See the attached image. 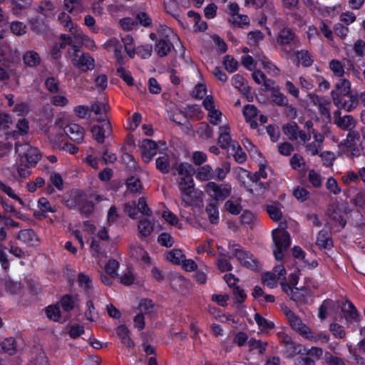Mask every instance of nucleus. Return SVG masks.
<instances>
[{
  "label": "nucleus",
  "mask_w": 365,
  "mask_h": 365,
  "mask_svg": "<svg viewBox=\"0 0 365 365\" xmlns=\"http://www.w3.org/2000/svg\"><path fill=\"white\" fill-rule=\"evenodd\" d=\"M19 60L16 51H13L7 45H1V81L16 77L14 64Z\"/></svg>",
  "instance_id": "nucleus-1"
},
{
  "label": "nucleus",
  "mask_w": 365,
  "mask_h": 365,
  "mask_svg": "<svg viewBox=\"0 0 365 365\" xmlns=\"http://www.w3.org/2000/svg\"><path fill=\"white\" fill-rule=\"evenodd\" d=\"M234 26L242 27L244 25H248L250 23V20L247 16L246 15H234L233 17H231L229 20Z\"/></svg>",
  "instance_id": "nucleus-52"
},
{
  "label": "nucleus",
  "mask_w": 365,
  "mask_h": 365,
  "mask_svg": "<svg viewBox=\"0 0 365 365\" xmlns=\"http://www.w3.org/2000/svg\"><path fill=\"white\" fill-rule=\"evenodd\" d=\"M233 256L237 258L242 266L252 270L257 269L258 262L250 252L242 248H236L233 251Z\"/></svg>",
  "instance_id": "nucleus-8"
},
{
  "label": "nucleus",
  "mask_w": 365,
  "mask_h": 365,
  "mask_svg": "<svg viewBox=\"0 0 365 365\" xmlns=\"http://www.w3.org/2000/svg\"><path fill=\"white\" fill-rule=\"evenodd\" d=\"M292 194L297 200L302 202L308 200L310 195L309 192L306 188L300 186L295 187Z\"/></svg>",
  "instance_id": "nucleus-49"
},
{
  "label": "nucleus",
  "mask_w": 365,
  "mask_h": 365,
  "mask_svg": "<svg viewBox=\"0 0 365 365\" xmlns=\"http://www.w3.org/2000/svg\"><path fill=\"white\" fill-rule=\"evenodd\" d=\"M126 185L128 189L132 192H140L142 188L140 180L135 177H131L127 180Z\"/></svg>",
  "instance_id": "nucleus-53"
},
{
  "label": "nucleus",
  "mask_w": 365,
  "mask_h": 365,
  "mask_svg": "<svg viewBox=\"0 0 365 365\" xmlns=\"http://www.w3.org/2000/svg\"><path fill=\"white\" fill-rule=\"evenodd\" d=\"M156 168L163 174H167L170 172V161L168 155L158 157L155 160Z\"/></svg>",
  "instance_id": "nucleus-30"
},
{
  "label": "nucleus",
  "mask_w": 365,
  "mask_h": 365,
  "mask_svg": "<svg viewBox=\"0 0 365 365\" xmlns=\"http://www.w3.org/2000/svg\"><path fill=\"white\" fill-rule=\"evenodd\" d=\"M185 256L180 249H173L167 254V259L174 264H180Z\"/></svg>",
  "instance_id": "nucleus-34"
},
{
  "label": "nucleus",
  "mask_w": 365,
  "mask_h": 365,
  "mask_svg": "<svg viewBox=\"0 0 365 365\" xmlns=\"http://www.w3.org/2000/svg\"><path fill=\"white\" fill-rule=\"evenodd\" d=\"M171 46L168 41L160 39L155 44V51L160 57L166 56L170 51Z\"/></svg>",
  "instance_id": "nucleus-31"
},
{
  "label": "nucleus",
  "mask_w": 365,
  "mask_h": 365,
  "mask_svg": "<svg viewBox=\"0 0 365 365\" xmlns=\"http://www.w3.org/2000/svg\"><path fill=\"white\" fill-rule=\"evenodd\" d=\"M247 177L252 182H257L261 178H266L267 175L264 165H262L259 170L255 173H248Z\"/></svg>",
  "instance_id": "nucleus-56"
},
{
  "label": "nucleus",
  "mask_w": 365,
  "mask_h": 365,
  "mask_svg": "<svg viewBox=\"0 0 365 365\" xmlns=\"http://www.w3.org/2000/svg\"><path fill=\"white\" fill-rule=\"evenodd\" d=\"M232 84L245 95L250 93V88L245 83V78L239 74L235 75L232 78Z\"/></svg>",
  "instance_id": "nucleus-23"
},
{
  "label": "nucleus",
  "mask_w": 365,
  "mask_h": 365,
  "mask_svg": "<svg viewBox=\"0 0 365 365\" xmlns=\"http://www.w3.org/2000/svg\"><path fill=\"white\" fill-rule=\"evenodd\" d=\"M119 263L117 260L114 259H110L108 260L105 267L106 272L110 276L111 278H114L117 276V269H118Z\"/></svg>",
  "instance_id": "nucleus-48"
},
{
  "label": "nucleus",
  "mask_w": 365,
  "mask_h": 365,
  "mask_svg": "<svg viewBox=\"0 0 365 365\" xmlns=\"http://www.w3.org/2000/svg\"><path fill=\"white\" fill-rule=\"evenodd\" d=\"M27 162L33 166H35L41 160V153L39 150L35 147L29 148L26 153Z\"/></svg>",
  "instance_id": "nucleus-29"
},
{
  "label": "nucleus",
  "mask_w": 365,
  "mask_h": 365,
  "mask_svg": "<svg viewBox=\"0 0 365 365\" xmlns=\"http://www.w3.org/2000/svg\"><path fill=\"white\" fill-rule=\"evenodd\" d=\"M58 19L64 27L68 29L71 34L76 38H82V31L78 29L76 25L72 23L71 18L65 12L60 13Z\"/></svg>",
  "instance_id": "nucleus-15"
},
{
  "label": "nucleus",
  "mask_w": 365,
  "mask_h": 365,
  "mask_svg": "<svg viewBox=\"0 0 365 365\" xmlns=\"http://www.w3.org/2000/svg\"><path fill=\"white\" fill-rule=\"evenodd\" d=\"M243 114L246 121H250L257 115V109L254 105H247L244 107Z\"/></svg>",
  "instance_id": "nucleus-62"
},
{
  "label": "nucleus",
  "mask_w": 365,
  "mask_h": 365,
  "mask_svg": "<svg viewBox=\"0 0 365 365\" xmlns=\"http://www.w3.org/2000/svg\"><path fill=\"white\" fill-rule=\"evenodd\" d=\"M1 349L10 356L14 355L17 351L16 340L13 337L5 339L1 342Z\"/></svg>",
  "instance_id": "nucleus-28"
},
{
  "label": "nucleus",
  "mask_w": 365,
  "mask_h": 365,
  "mask_svg": "<svg viewBox=\"0 0 365 365\" xmlns=\"http://www.w3.org/2000/svg\"><path fill=\"white\" fill-rule=\"evenodd\" d=\"M268 343L267 341H262L261 340H257L254 338H251L248 341V345L250 346V351L256 349H258V352L259 354H263L267 346Z\"/></svg>",
  "instance_id": "nucleus-41"
},
{
  "label": "nucleus",
  "mask_w": 365,
  "mask_h": 365,
  "mask_svg": "<svg viewBox=\"0 0 365 365\" xmlns=\"http://www.w3.org/2000/svg\"><path fill=\"white\" fill-rule=\"evenodd\" d=\"M285 314L293 329L305 338H312L311 329L302 323L299 317L289 309L286 311Z\"/></svg>",
  "instance_id": "nucleus-9"
},
{
  "label": "nucleus",
  "mask_w": 365,
  "mask_h": 365,
  "mask_svg": "<svg viewBox=\"0 0 365 365\" xmlns=\"http://www.w3.org/2000/svg\"><path fill=\"white\" fill-rule=\"evenodd\" d=\"M214 178V173L210 165H205L200 167L196 172V178L201 181H207Z\"/></svg>",
  "instance_id": "nucleus-27"
},
{
  "label": "nucleus",
  "mask_w": 365,
  "mask_h": 365,
  "mask_svg": "<svg viewBox=\"0 0 365 365\" xmlns=\"http://www.w3.org/2000/svg\"><path fill=\"white\" fill-rule=\"evenodd\" d=\"M341 312L344 313L346 321H359V313L351 302L346 300V303L341 307Z\"/></svg>",
  "instance_id": "nucleus-16"
},
{
  "label": "nucleus",
  "mask_w": 365,
  "mask_h": 365,
  "mask_svg": "<svg viewBox=\"0 0 365 365\" xmlns=\"http://www.w3.org/2000/svg\"><path fill=\"white\" fill-rule=\"evenodd\" d=\"M334 122L339 128L344 130H353L356 125V121L352 115H346L341 117L340 110L334 113Z\"/></svg>",
  "instance_id": "nucleus-12"
},
{
  "label": "nucleus",
  "mask_w": 365,
  "mask_h": 365,
  "mask_svg": "<svg viewBox=\"0 0 365 365\" xmlns=\"http://www.w3.org/2000/svg\"><path fill=\"white\" fill-rule=\"evenodd\" d=\"M329 330L336 338L344 339L346 336V332L343 329V327L339 325V324H331Z\"/></svg>",
  "instance_id": "nucleus-61"
},
{
  "label": "nucleus",
  "mask_w": 365,
  "mask_h": 365,
  "mask_svg": "<svg viewBox=\"0 0 365 365\" xmlns=\"http://www.w3.org/2000/svg\"><path fill=\"white\" fill-rule=\"evenodd\" d=\"M294 55L297 58V65L301 63L304 67H310L314 62L312 56L307 50H301L294 52Z\"/></svg>",
  "instance_id": "nucleus-20"
},
{
  "label": "nucleus",
  "mask_w": 365,
  "mask_h": 365,
  "mask_svg": "<svg viewBox=\"0 0 365 365\" xmlns=\"http://www.w3.org/2000/svg\"><path fill=\"white\" fill-rule=\"evenodd\" d=\"M158 242L160 245L165 247H170L174 243L173 238L167 232L161 233L158 237Z\"/></svg>",
  "instance_id": "nucleus-57"
},
{
  "label": "nucleus",
  "mask_w": 365,
  "mask_h": 365,
  "mask_svg": "<svg viewBox=\"0 0 365 365\" xmlns=\"http://www.w3.org/2000/svg\"><path fill=\"white\" fill-rule=\"evenodd\" d=\"M294 365H316V360L305 354L300 355L294 359Z\"/></svg>",
  "instance_id": "nucleus-64"
},
{
  "label": "nucleus",
  "mask_w": 365,
  "mask_h": 365,
  "mask_svg": "<svg viewBox=\"0 0 365 365\" xmlns=\"http://www.w3.org/2000/svg\"><path fill=\"white\" fill-rule=\"evenodd\" d=\"M64 131L66 134L73 141L81 143L84 138V129L76 123H71L68 125Z\"/></svg>",
  "instance_id": "nucleus-14"
},
{
  "label": "nucleus",
  "mask_w": 365,
  "mask_h": 365,
  "mask_svg": "<svg viewBox=\"0 0 365 365\" xmlns=\"http://www.w3.org/2000/svg\"><path fill=\"white\" fill-rule=\"evenodd\" d=\"M232 148L233 150H235V153L234 154V158L235 160L238 163H243L246 161L247 156L245 152L242 151V148L238 144L237 142L235 141L233 144H232Z\"/></svg>",
  "instance_id": "nucleus-45"
},
{
  "label": "nucleus",
  "mask_w": 365,
  "mask_h": 365,
  "mask_svg": "<svg viewBox=\"0 0 365 365\" xmlns=\"http://www.w3.org/2000/svg\"><path fill=\"white\" fill-rule=\"evenodd\" d=\"M67 57L72 64L82 71H91L94 68V59L88 54L82 53L78 46H73L67 51Z\"/></svg>",
  "instance_id": "nucleus-2"
},
{
  "label": "nucleus",
  "mask_w": 365,
  "mask_h": 365,
  "mask_svg": "<svg viewBox=\"0 0 365 365\" xmlns=\"http://www.w3.org/2000/svg\"><path fill=\"white\" fill-rule=\"evenodd\" d=\"M329 68L337 77H341L344 74V66L340 61L334 59L329 62Z\"/></svg>",
  "instance_id": "nucleus-46"
},
{
  "label": "nucleus",
  "mask_w": 365,
  "mask_h": 365,
  "mask_svg": "<svg viewBox=\"0 0 365 365\" xmlns=\"http://www.w3.org/2000/svg\"><path fill=\"white\" fill-rule=\"evenodd\" d=\"M206 192L213 198L212 200L223 201L231 195L232 187L228 183L217 185L214 182H209L206 185Z\"/></svg>",
  "instance_id": "nucleus-6"
},
{
  "label": "nucleus",
  "mask_w": 365,
  "mask_h": 365,
  "mask_svg": "<svg viewBox=\"0 0 365 365\" xmlns=\"http://www.w3.org/2000/svg\"><path fill=\"white\" fill-rule=\"evenodd\" d=\"M205 212L208 216L209 221L212 224H217L219 221V211L217 202L215 200H210L205 208Z\"/></svg>",
  "instance_id": "nucleus-21"
},
{
  "label": "nucleus",
  "mask_w": 365,
  "mask_h": 365,
  "mask_svg": "<svg viewBox=\"0 0 365 365\" xmlns=\"http://www.w3.org/2000/svg\"><path fill=\"white\" fill-rule=\"evenodd\" d=\"M76 304V298L69 294H65L61 299V305L65 312L72 310Z\"/></svg>",
  "instance_id": "nucleus-39"
},
{
  "label": "nucleus",
  "mask_w": 365,
  "mask_h": 365,
  "mask_svg": "<svg viewBox=\"0 0 365 365\" xmlns=\"http://www.w3.org/2000/svg\"><path fill=\"white\" fill-rule=\"evenodd\" d=\"M316 244L324 249H330L333 247V242L330 237V234L326 230L319 232L317 237Z\"/></svg>",
  "instance_id": "nucleus-22"
},
{
  "label": "nucleus",
  "mask_w": 365,
  "mask_h": 365,
  "mask_svg": "<svg viewBox=\"0 0 365 365\" xmlns=\"http://www.w3.org/2000/svg\"><path fill=\"white\" fill-rule=\"evenodd\" d=\"M277 43L287 54H290L295 48L300 46V41L295 33L289 28H284L278 33Z\"/></svg>",
  "instance_id": "nucleus-4"
},
{
  "label": "nucleus",
  "mask_w": 365,
  "mask_h": 365,
  "mask_svg": "<svg viewBox=\"0 0 365 365\" xmlns=\"http://www.w3.org/2000/svg\"><path fill=\"white\" fill-rule=\"evenodd\" d=\"M122 41L123 42L125 52L131 58H134L135 50L133 46V37L130 35H127L125 37L122 38Z\"/></svg>",
  "instance_id": "nucleus-44"
},
{
  "label": "nucleus",
  "mask_w": 365,
  "mask_h": 365,
  "mask_svg": "<svg viewBox=\"0 0 365 365\" xmlns=\"http://www.w3.org/2000/svg\"><path fill=\"white\" fill-rule=\"evenodd\" d=\"M98 121L101 122V125H94L91 128L93 138L98 143H103L106 136L110 135L112 128L110 123L105 119H98Z\"/></svg>",
  "instance_id": "nucleus-10"
},
{
  "label": "nucleus",
  "mask_w": 365,
  "mask_h": 365,
  "mask_svg": "<svg viewBox=\"0 0 365 365\" xmlns=\"http://www.w3.org/2000/svg\"><path fill=\"white\" fill-rule=\"evenodd\" d=\"M138 228L140 234L143 237L149 236L153 230V225H151L150 220L147 219L141 220L139 222Z\"/></svg>",
  "instance_id": "nucleus-38"
},
{
  "label": "nucleus",
  "mask_w": 365,
  "mask_h": 365,
  "mask_svg": "<svg viewBox=\"0 0 365 365\" xmlns=\"http://www.w3.org/2000/svg\"><path fill=\"white\" fill-rule=\"evenodd\" d=\"M308 178L309 182L313 187L318 188L322 186V178L319 173L315 172L314 170H311L308 174Z\"/></svg>",
  "instance_id": "nucleus-54"
},
{
  "label": "nucleus",
  "mask_w": 365,
  "mask_h": 365,
  "mask_svg": "<svg viewBox=\"0 0 365 365\" xmlns=\"http://www.w3.org/2000/svg\"><path fill=\"white\" fill-rule=\"evenodd\" d=\"M77 281L79 284V286L83 288L85 290H88L91 289L92 285V280L88 275L84 274L83 273H80L78 275Z\"/></svg>",
  "instance_id": "nucleus-60"
},
{
  "label": "nucleus",
  "mask_w": 365,
  "mask_h": 365,
  "mask_svg": "<svg viewBox=\"0 0 365 365\" xmlns=\"http://www.w3.org/2000/svg\"><path fill=\"white\" fill-rule=\"evenodd\" d=\"M254 319L257 325L262 328V330L272 329L274 327V324L272 322H269L259 313H256L254 316Z\"/></svg>",
  "instance_id": "nucleus-43"
},
{
  "label": "nucleus",
  "mask_w": 365,
  "mask_h": 365,
  "mask_svg": "<svg viewBox=\"0 0 365 365\" xmlns=\"http://www.w3.org/2000/svg\"><path fill=\"white\" fill-rule=\"evenodd\" d=\"M337 94L339 96V100L346 97L352 92L351 89V82L346 79H340L334 86V89Z\"/></svg>",
  "instance_id": "nucleus-17"
},
{
  "label": "nucleus",
  "mask_w": 365,
  "mask_h": 365,
  "mask_svg": "<svg viewBox=\"0 0 365 365\" xmlns=\"http://www.w3.org/2000/svg\"><path fill=\"white\" fill-rule=\"evenodd\" d=\"M178 186L182 195V201L186 204V206L190 205L193 200L197 198L196 194L198 192L195 189L192 176L185 175L182 177Z\"/></svg>",
  "instance_id": "nucleus-5"
},
{
  "label": "nucleus",
  "mask_w": 365,
  "mask_h": 365,
  "mask_svg": "<svg viewBox=\"0 0 365 365\" xmlns=\"http://www.w3.org/2000/svg\"><path fill=\"white\" fill-rule=\"evenodd\" d=\"M331 97L333 103L336 107L339 110L345 109L348 112H351L353 109L356 108L359 104L358 96L352 92L346 96L349 99L347 101L342 98L339 100V96L335 91H331Z\"/></svg>",
  "instance_id": "nucleus-7"
},
{
  "label": "nucleus",
  "mask_w": 365,
  "mask_h": 365,
  "mask_svg": "<svg viewBox=\"0 0 365 365\" xmlns=\"http://www.w3.org/2000/svg\"><path fill=\"white\" fill-rule=\"evenodd\" d=\"M142 159L145 163H149L153 158L157 154L158 145L153 140L145 139L142 142Z\"/></svg>",
  "instance_id": "nucleus-11"
},
{
  "label": "nucleus",
  "mask_w": 365,
  "mask_h": 365,
  "mask_svg": "<svg viewBox=\"0 0 365 365\" xmlns=\"http://www.w3.org/2000/svg\"><path fill=\"white\" fill-rule=\"evenodd\" d=\"M18 239L31 247H36L39 245L40 240L32 229L22 230L18 235Z\"/></svg>",
  "instance_id": "nucleus-13"
},
{
  "label": "nucleus",
  "mask_w": 365,
  "mask_h": 365,
  "mask_svg": "<svg viewBox=\"0 0 365 365\" xmlns=\"http://www.w3.org/2000/svg\"><path fill=\"white\" fill-rule=\"evenodd\" d=\"M220 133L217 140V143L220 145V146L222 149H225L229 146L232 147V144H233L235 141L232 140L230 133L229 131V127L220 126Z\"/></svg>",
  "instance_id": "nucleus-19"
},
{
  "label": "nucleus",
  "mask_w": 365,
  "mask_h": 365,
  "mask_svg": "<svg viewBox=\"0 0 365 365\" xmlns=\"http://www.w3.org/2000/svg\"><path fill=\"white\" fill-rule=\"evenodd\" d=\"M272 98L275 104L279 106H287L288 99L286 96L280 92L278 86L272 93Z\"/></svg>",
  "instance_id": "nucleus-35"
},
{
  "label": "nucleus",
  "mask_w": 365,
  "mask_h": 365,
  "mask_svg": "<svg viewBox=\"0 0 365 365\" xmlns=\"http://www.w3.org/2000/svg\"><path fill=\"white\" fill-rule=\"evenodd\" d=\"M117 75L121 78L128 86H133L134 81L130 73L125 71L123 67H117Z\"/></svg>",
  "instance_id": "nucleus-59"
},
{
  "label": "nucleus",
  "mask_w": 365,
  "mask_h": 365,
  "mask_svg": "<svg viewBox=\"0 0 365 365\" xmlns=\"http://www.w3.org/2000/svg\"><path fill=\"white\" fill-rule=\"evenodd\" d=\"M78 205L81 214L83 215L86 217H89L93 211L94 205L91 201L79 202Z\"/></svg>",
  "instance_id": "nucleus-51"
},
{
  "label": "nucleus",
  "mask_w": 365,
  "mask_h": 365,
  "mask_svg": "<svg viewBox=\"0 0 365 365\" xmlns=\"http://www.w3.org/2000/svg\"><path fill=\"white\" fill-rule=\"evenodd\" d=\"M223 65L229 73H233L238 68V62L230 55H226L223 58Z\"/></svg>",
  "instance_id": "nucleus-37"
},
{
  "label": "nucleus",
  "mask_w": 365,
  "mask_h": 365,
  "mask_svg": "<svg viewBox=\"0 0 365 365\" xmlns=\"http://www.w3.org/2000/svg\"><path fill=\"white\" fill-rule=\"evenodd\" d=\"M153 52V46L151 44L138 46L135 53L143 58H148L151 56Z\"/></svg>",
  "instance_id": "nucleus-55"
},
{
  "label": "nucleus",
  "mask_w": 365,
  "mask_h": 365,
  "mask_svg": "<svg viewBox=\"0 0 365 365\" xmlns=\"http://www.w3.org/2000/svg\"><path fill=\"white\" fill-rule=\"evenodd\" d=\"M24 62L30 67L36 66L40 63L41 58L39 55L35 51H28L23 57Z\"/></svg>",
  "instance_id": "nucleus-32"
},
{
  "label": "nucleus",
  "mask_w": 365,
  "mask_h": 365,
  "mask_svg": "<svg viewBox=\"0 0 365 365\" xmlns=\"http://www.w3.org/2000/svg\"><path fill=\"white\" fill-rule=\"evenodd\" d=\"M197 133L200 138L208 139L212 137L213 129L207 123H201Z\"/></svg>",
  "instance_id": "nucleus-47"
},
{
  "label": "nucleus",
  "mask_w": 365,
  "mask_h": 365,
  "mask_svg": "<svg viewBox=\"0 0 365 365\" xmlns=\"http://www.w3.org/2000/svg\"><path fill=\"white\" fill-rule=\"evenodd\" d=\"M327 189L334 195H338L341 192L337 181L332 177L329 178L326 182Z\"/></svg>",
  "instance_id": "nucleus-63"
},
{
  "label": "nucleus",
  "mask_w": 365,
  "mask_h": 365,
  "mask_svg": "<svg viewBox=\"0 0 365 365\" xmlns=\"http://www.w3.org/2000/svg\"><path fill=\"white\" fill-rule=\"evenodd\" d=\"M46 314L48 318L55 322L61 320V311L57 304L50 305L46 309Z\"/></svg>",
  "instance_id": "nucleus-40"
},
{
  "label": "nucleus",
  "mask_w": 365,
  "mask_h": 365,
  "mask_svg": "<svg viewBox=\"0 0 365 365\" xmlns=\"http://www.w3.org/2000/svg\"><path fill=\"white\" fill-rule=\"evenodd\" d=\"M281 279L279 276H277L275 272H267L262 277V282L264 284L273 288L277 286V281Z\"/></svg>",
  "instance_id": "nucleus-36"
},
{
  "label": "nucleus",
  "mask_w": 365,
  "mask_h": 365,
  "mask_svg": "<svg viewBox=\"0 0 365 365\" xmlns=\"http://www.w3.org/2000/svg\"><path fill=\"white\" fill-rule=\"evenodd\" d=\"M240 202L241 198L240 197L237 198L235 202L231 200H229L225 202V207L229 213L235 215H239L242 210V206L240 205Z\"/></svg>",
  "instance_id": "nucleus-33"
},
{
  "label": "nucleus",
  "mask_w": 365,
  "mask_h": 365,
  "mask_svg": "<svg viewBox=\"0 0 365 365\" xmlns=\"http://www.w3.org/2000/svg\"><path fill=\"white\" fill-rule=\"evenodd\" d=\"M272 238L275 245L273 251L274 257L277 260L281 261L284 257V252L291 245L290 235L286 230L278 228L273 230Z\"/></svg>",
  "instance_id": "nucleus-3"
},
{
  "label": "nucleus",
  "mask_w": 365,
  "mask_h": 365,
  "mask_svg": "<svg viewBox=\"0 0 365 365\" xmlns=\"http://www.w3.org/2000/svg\"><path fill=\"white\" fill-rule=\"evenodd\" d=\"M311 295L310 290L304 287L302 288L295 287L292 294L291 299L295 302H307V297Z\"/></svg>",
  "instance_id": "nucleus-24"
},
{
  "label": "nucleus",
  "mask_w": 365,
  "mask_h": 365,
  "mask_svg": "<svg viewBox=\"0 0 365 365\" xmlns=\"http://www.w3.org/2000/svg\"><path fill=\"white\" fill-rule=\"evenodd\" d=\"M281 207L282 205L279 202H274L273 204L267 206L266 210L274 221L277 222L282 219Z\"/></svg>",
  "instance_id": "nucleus-26"
},
{
  "label": "nucleus",
  "mask_w": 365,
  "mask_h": 365,
  "mask_svg": "<svg viewBox=\"0 0 365 365\" xmlns=\"http://www.w3.org/2000/svg\"><path fill=\"white\" fill-rule=\"evenodd\" d=\"M175 169L178 171V175H184L192 176L195 173L193 166L187 163H182L180 165L175 166Z\"/></svg>",
  "instance_id": "nucleus-42"
},
{
  "label": "nucleus",
  "mask_w": 365,
  "mask_h": 365,
  "mask_svg": "<svg viewBox=\"0 0 365 365\" xmlns=\"http://www.w3.org/2000/svg\"><path fill=\"white\" fill-rule=\"evenodd\" d=\"M38 206L42 212H56V208L52 206L46 197H41L38 201Z\"/></svg>",
  "instance_id": "nucleus-50"
},
{
  "label": "nucleus",
  "mask_w": 365,
  "mask_h": 365,
  "mask_svg": "<svg viewBox=\"0 0 365 365\" xmlns=\"http://www.w3.org/2000/svg\"><path fill=\"white\" fill-rule=\"evenodd\" d=\"M50 182L58 190L63 189V180L61 175L58 173L53 172L50 175Z\"/></svg>",
  "instance_id": "nucleus-58"
},
{
  "label": "nucleus",
  "mask_w": 365,
  "mask_h": 365,
  "mask_svg": "<svg viewBox=\"0 0 365 365\" xmlns=\"http://www.w3.org/2000/svg\"><path fill=\"white\" fill-rule=\"evenodd\" d=\"M282 130L284 133L290 140H296L298 138V132L299 128L297 123L292 122L290 123L284 124L282 126Z\"/></svg>",
  "instance_id": "nucleus-25"
},
{
  "label": "nucleus",
  "mask_w": 365,
  "mask_h": 365,
  "mask_svg": "<svg viewBox=\"0 0 365 365\" xmlns=\"http://www.w3.org/2000/svg\"><path fill=\"white\" fill-rule=\"evenodd\" d=\"M117 335L120 337L121 343L128 348L135 346V343L130 338V331L125 325H120L117 328Z\"/></svg>",
  "instance_id": "nucleus-18"
}]
</instances>
